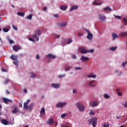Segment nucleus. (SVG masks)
Returning <instances> with one entry per match:
<instances>
[{"label":"nucleus","mask_w":127,"mask_h":127,"mask_svg":"<svg viewBox=\"0 0 127 127\" xmlns=\"http://www.w3.org/2000/svg\"><path fill=\"white\" fill-rule=\"evenodd\" d=\"M99 104L100 103L97 101H91L90 102V106H91V107L93 108H95V107H98Z\"/></svg>","instance_id":"39448f33"},{"label":"nucleus","mask_w":127,"mask_h":127,"mask_svg":"<svg viewBox=\"0 0 127 127\" xmlns=\"http://www.w3.org/2000/svg\"><path fill=\"white\" fill-rule=\"evenodd\" d=\"M120 36L121 37H125L126 36H127V31L126 32H122L120 33Z\"/></svg>","instance_id":"a211bd4d"},{"label":"nucleus","mask_w":127,"mask_h":127,"mask_svg":"<svg viewBox=\"0 0 127 127\" xmlns=\"http://www.w3.org/2000/svg\"><path fill=\"white\" fill-rule=\"evenodd\" d=\"M73 42V40L71 39H70L67 41V44H70V43H72Z\"/></svg>","instance_id":"37998d69"},{"label":"nucleus","mask_w":127,"mask_h":127,"mask_svg":"<svg viewBox=\"0 0 127 127\" xmlns=\"http://www.w3.org/2000/svg\"><path fill=\"white\" fill-rule=\"evenodd\" d=\"M95 83H96V80H93L89 82V85L90 87H93V88H95L96 87V84H95Z\"/></svg>","instance_id":"9d476101"},{"label":"nucleus","mask_w":127,"mask_h":127,"mask_svg":"<svg viewBox=\"0 0 127 127\" xmlns=\"http://www.w3.org/2000/svg\"><path fill=\"white\" fill-rule=\"evenodd\" d=\"M113 40H115L116 38H119V36L117 34L113 33H112Z\"/></svg>","instance_id":"b1692460"},{"label":"nucleus","mask_w":127,"mask_h":127,"mask_svg":"<svg viewBox=\"0 0 127 127\" xmlns=\"http://www.w3.org/2000/svg\"><path fill=\"white\" fill-rule=\"evenodd\" d=\"M1 123H2L3 125H4V126H8L11 125V122L10 121H7L5 119H2L1 121Z\"/></svg>","instance_id":"20e7f679"},{"label":"nucleus","mask_w":127,"mask_h":127,"mask_svg":"<svg viewBox=\"0 0 127 127\" xmlns=\"http://www.w3.org/2000/svg\"><path fill=\"white\" fill-rule=\"evenodd\" d=\"M53 123H54V121L52 118L49 119L47 122V125H49V126H52Z\"/></svg>","instance_id":"ddd939ff"},{"label":"nucleus","mask_w":127,"mask_h":127,"mask_svg":"<svg viewBox=\"0 0 127 127\" xmlns=\"http://www.w3.org/2000/svg\"><path fill=\"white\" fill-rule=\"evenodd\" d=\"M13 63L14 65H16V66H18V63H19V62L17 61V60H16L13 62Z\"/></svg>","instance_id":"f704fd0d"},{"label":"nucleus","mask_w":127,"mask_h":127,"mask_svg":"<svg viewBox=\"0 0 127 127\" xmlns=\"http://www.w3.org/2000/svg\"><path fill=\"white\" fill-rule=\"evenodd\" d=\"M82 69V67H75L74 68V70H75V71H77L78 70H81Z\"/></svg>","instance_id":"58836bf2"},{"label":"nucleus","mask_w":127,"mask_h":127,"mask_svg":"<svg viewBox=\"0 0 127 127\" xmlns=\"http://www.w3.org/2000/svg\"><path fill=\"white\" fill-rule=\"evenodd\" d=\"M71 68H72V66H67L65 68V71H69V69H71Z\"/></svg>","instance_id":"8fccbe9b"},{"label":"nucleus","mask_w":127,"mask_h":127,"mask_svg":"<svg viewBox=\"0 0 127 127\" xmlns=\"http://www.w3.org/2000/svg\"><path fill=\"white\" fill-rule=\"evenodd\" d=\"M94 53V50L93 49H91V50H88L87 51V53Z\"/></svg>","instance_id":"a18cd8bd"},{"label":"nucleus","mask_w":127,"mask_h":127,"mask_svg":"<svg viewBox=\"0 0 127 127\" xmlns=\"http://www.w3.org/2000/svg\"><path fill=\"white\" fill-rule=\"evenodd\" d=\"M60 9L62 10H66V9H67V5H61L60 6Z\"/></svg>","instance_id":"6ab92c4d"},{"label":"nucleus","mask_w":127,"mask_h":127,"mask_svg":"<svg viewBox=\"0 0 127 127\" xmlns=\"http://www.w3.org/2000/svg\"><path fill=\"white\" fill-rule=\"evenodd\" d=\"M30 102V100L28 99L26 102L24 103V108L25 110H28L29 109V106H28V104H29Z\"/></svg>","instance_id":"6e6552de"},{"label":"nucleus","mask_w":127,"mask_h":127,"mask_svg":"<svg viewBox=\"0 0 127 127\" xmlns=\"http://www.w3.org/2000/svg\"><path fill=\"white\" fill-rule=\"evenodd\" d=\"M13 49L15 51V52H17L18 50H19V46H13Z\"/></svg>","instance_id":"4be33fe9"},{"label":"nucleus","mask_w":127,"mask_h":127,"mask_svg":"<svg viewBox=\"0 0 127 127\" xmlns=\"http://www.w3.org/2000/svg\"><path fill=\"white\" fill-rule=\"evenodd\" d=\"M87 78H93V79H96V78H97V75L94 74V72H92L87 75Z\"/></svg>","instance_id":"f8f14e48"},{"label":"nucleus","mask_w":127,"mask_h":127,"mask_svg":"<svg viewBox=\"0 0 127 127\" xmlns=\"http://www.w3.org/2000/svg\"><path fill=\"white\" fill-rule=\"evenodd\" d=\"M66 105H67L66 102H64V103L60 102L57 104L56 105V108H63V107H64V106H66Z\"/></svg>","instance_id":"423d86ee"},{"label":"nucleus","mask_w":127,"mask_h":127,"mask_svg":"<svg viewBox=\"0 0 127 127\" xmlns=\"http://www.w3.org/2000/svg\"><path fill=\"white\" fill-rule=\"evenodd\" d=\"M54 16L55 17H56V18H58V17H59V15L58 14H54Z\"/></svg>","instance_id":"13d9d810"},{"label":"nucleus","mask_w":127,"mask_h":127,"mask_svg":"<svg viewBox=\"0 0 127 127\" xmlns=\"http://www.w3.org/2000/svg\"><path fill=\"white\" fill-rule=\"evenodd\" d=\"M46 58H49V59H55L56 58V56L52 54H48L46 56Z\"/></svg>","instance_id":"4468645a"},{"label":"nucleus","mask_w":127,"mask_h":127,"mask_svg":"<svg viewBox=\"0 0 127 127\" xmlns=\"http://www.w3.org/2000/svg\"><path fill=\"white\" fill-rule=\"evenodd\" d=\"M71 58H72V59H77V57H76V55H72L71 56Z\"/></svg>","instance_id":"6e6d98bb"},{"label":"nucleus","mask_w":127,"mask_h":127,"mask_svg":"<svg viewBox=\"0 0 127 127\" xmlns=\"http://www.w3.org/2000/svg\"><path fill=\"white\" fill-rule=\"evenodd\" d=\"M47 9V6H45L44 8V11H45V10Z\"/></svg>","instance_id":"338daca9"},{"label":"nucleus","mask_w":127,"mask_h":127,"mask_svg":"<svg viewBox=\"0 0 127 127\" xmlns=\"http://www.w3.org/2000/svg\"><path fill=\"white\" fill-rule=\"evenodd\" d=\"M2 30H3V31H4V32H8L9 30L6 28H3L2 29Z\"/></svg>","instance_id":"e433bc0d"},{"label":"nucleus","mask_w":127,"mask_h":127,"mask_svg":"<svg viewBox=\"0 0 127 127\" xmlns=\"http://www.w3.org/2000/svg\"><path fill=\"white\" fill-rule=\"evenodd\" d=\"M66 116H67V114L66 113H64V114H62L61 117L62 119H64V118H65V117Z\"/></svg>","instance_id":"ea45409f"},{"label":"nucleus","mask_w":127,"mask_h":127,"mask_svg":"<svg viewBox=\"0 0 127 127\" xmlns=\"http://www.w3.org/2000/svg\"><path fill=\"white\" fill-rule=\"evenodd\" d=\"M76 106L80 112H84L85 111V107L82 103L78 102L76 103Z\"/></svg>","instance_id":"f257e3e1"},{"label":"nucleus","mask_w":127,"mask_h":127,"mask_svg":"<svg viewBox=\"0 0 127 127\" xmlns=\"http://www.w3.org/2000/svg\"><path fill=\"white\" fill-rule=\"evenodd\" d=\"M123 106L125 108H127V101L125 102V104H123Z\"/></svg>","instance_id":"5fc2aeb1"},{"label":"nucleus","mask_w":127,"mask_h":127,"mask_svg":"<svg viewBox=\"0 0 127 127\" xmlns=\"http://www.w3.org/2000/svg\"><path fill=\"white\" fill-rule=\"evenodd\" d=\"M51 86L55 89H58V88H60V85L57 83H53L51 84Z\"/></svg>","instance_id":"dca6fc26"},{"label":"nucleus","mask_w":127,"mask_h":127,"mask_svg":"<svg viewBox=\"0 0 127 127\" xmlns=\"http://www.w3.org/2000/svg\"><path fill=\"white\" fill-rule=\"evenodd\" d=\"M3 102L5 103V104H8V103H12V100H10V99H7L6 98H3Z\"/></svg>","instance_id":"2eb2a0df"},{"label":"nucleus","mask_w":127,"mask_h":127,"mask_svg":"<svg viewBox=\"0 0 127 127\" xmlns=\"http://www.w3.org/2000/svg\"><path fill=\"white\" fill-rule=\"evenodd\" d=\"M104 11H112V8L110 7L109 6H106V7L104 8Z\"/></svg>","instance_id":"412c9836"},{"label":"nucleus","mask_w":127,"mask_h":127,"mask_svg":"<svg viewBox=\"0 0 127 127\" xmlns=\"http://www.w3.org/2000/svg\"><path fill=\"white\" fill-rule=\"evenodd\" d=\"M104 97L105 98V99H110V96H109L107 94H105L104 95Z\"/></svg>","instance_id":"4c0bfd02"},{"label":"nucleus","mask_w":127,"mask_h":127,"mask_svg":"<svg viewBox=\"0 0 127 127\" xmlns=\"http://www.w3.org/2000/svg\"><path fill=\"white\" fill-rule=\"evenodd\" d=\"M12 27L15 30H17V27H16V26H14V25H12Z\"/></svg>","instance_id":"864d4df0"},{"label":"nucleus","mask_w":127,"mask_h":127,"mask_svg":"<svg viewBox=\"0 0 127 127\" xmlns=\"http://www.w3.org/2000/svg\"><path fill=\"white\" fill-rule=\"evenodd\" d=\"M77 8H78V6H72L70 9V11H73V10L77 9Z\"/></svg>","instance_id":"cd10ccee"},{"label":"nucleus","mask_w":127,"mask_h":127,"mask_svg":"<svg viewBox=\"0 0 127 127\" xmlns=\"http://www.w3.org/2000/svg\"><path fill=\"white\" fill-rule=\"evenodd\" d=\"M72 92L73 94H75V93H77V91H76V89H73Z\"/></svg>","instance_id":"0e129e2a"},{"label":"nucleus","mask_w":127,"mask_h":127,"mask_svg":"<svg viewBox=\"0 0 127 127\" xmlns=\"http://www.w3.org/2000/svg\"><path fill=\"white\" fill-rule=\"evenodd\" d=\"M58 25L59 26H61V27H64L66 25H67V23L66 22H63V23H60L58 24Z\"/></svg>","instance_id":"f3484780"},{"label":"nucleus","mask_w":127,"mask_h":127,"mask_svg":"<svg viewBox=\"0 0 127 127\" xmlns=\"http://www.w3.org/2000/svg\"><path fill=\"white\" fill-rule=\"evenodd\" d=\"M78 50L80 53H82L83 54H87V53H88L87 51L85 49V48L79 47L78 48Z\"/></svg>","instance_id":"7ed1b4c3"},{"label":"nucleus","mask_w":127,"mask_h":127,"mask_svg":"<svg viewBox=\"0 0 127 127\" xmlns=\"http://www.w3.org/2000/svg\"><path fill=\"white\" fill-rule=\"evenodd\" d=\"M96 121H97V118H92L91 119H90L89 120H88V122L89 123V125H91V124H95V125H97V123H96Z\"/></svg>","instance_id":"f03ea898"},{"label":"nucleus","mask_w":127,"mask_h":127,"mask_svg":"<svg viewBox=\"0 0 127 127\" xmlns=\"http://www.w3.org/2000/svg\"><path fill=\"white\" fill-rule=\"evenodd\" d=\"M127 61L123 62L122 63V66L125 67V66H126V65H127Z\"/></svg>","instance_id":"09e8293b"},{"label":"nucleus","mask_w":127,"mask_h":127,"mask_svg":"<svg viewBox=\"0 0 127 127\" xmlns=\"http://www.w3.org/2000/svg\"><path fill=\"white\" fill-rule=\"evenodd\" d=\"M55 125L58 126V122H55Z\"/></svg>","instance_id":"69168bd1"},{"label":"nucleus","mask_w":127,"mask_h":127,"mask_svg":"<svg viewBox=\"0 0 127 127\" xmlns=\"http://www.w3.org/2000/svg\"><path fill=\"white\" fill-rule=\"evenodd\" d=\"M116 92L118 95V96H123V93L120 91V89H117Z\"/></svg>","instance_id":"a878e982"},{"label":"nucleus","mask_w":127,"mask_h":127,"mask_svg":"<svg viewBox=\"0 0 127 127\" xmlns=\"http://www.w3.org/2000/svg\"><path fill=\"white\" fill-rule=\"evenodd\" d=\"M61 127H66V126L64 125H62L61 126Z\"/></svg>","instance_id":"774afa93"},{"label":"nucleus","mask_w":127,"mask_h":127,"mask_svg":"<svg viewBox=\"0 0 127 127\" xmlns=\"http://www.w3.org/2000/svg\"><path fill=\"white\" fill-rule=\"evenodd\" d=\"M99 18L101 21H105L106 20V16L103 14H98Z\"/></svg>","instance_id":"1a4fd4ad"},{"label":"nucleus","mask_w":127,"mask_h":127,"mask_svg":"<svg viewBox=\"0 0 127 127\" xmlns=\"http://www.w3.org/2000/svg\"><path fill=\"white\" fill-rule=\"evenodd\" d=\"M32 36L34 38H36V41H38V40H39V38L37 37V35L35 34H33Z\"/></svg>","instance_id":"72a5a7b5"},{"label":"nucleus","mask_w":127,"mask_h":127,"mask_svg":"<svg viewBox=\"0 0 127 127\" xmlns=\"http://www.w3.org/2000/svg\"><path fill=\"white\" fill-rule=\"evenodd\" d=\"M36 58V59H37V60L39 59V58H40L39 55H37Z\"/></svg>","instance_id":"e2e57ef3"},{"label":"nucleus","mask_w":127,"mask_h":127,"mask_svg":"<svg viewBox=\"0 0 127 127\" xmlns=\"http://www.w3.org/2000/svg\"><path fill=\"white\" fill-rule=\"evenodd\" d=\"M17 58H18L17 56H14V55H12L10 57V59H11L12 60H14V61H16V60H17Z\"/></svg>","instance_id":"5701e85b"},{"label":"nucleus","mask_w":127,"mask_h":127,"mask_svg":"<svg viewBox=\"0 0 127 127\" xmlns=\"http://www.w3.org/2000/svg\"><path fill=\"white\" fill-rule=\"evenodd\" d=\"M29 40H30V41H32V42H35V40H34V39L32 38H28Z\"/></svg>","instance_id":"603ef678"},{"label":"nucleus","mask_w":127,"mask_h":127,"mask_svg":"<svg viewBox=\"0 0 127 127\" xmlns=\"http://www.w3.org/2000/svg\"><path fill=\"white\" fill-rule=\"evenodd\" d=\"M32 14H30L28 16L26 17V18L27 19H29L30 20H31V19H32Z\"/></svg>","instance_id":"c85d7f7f"},{"label":"nucleus","mask_w":127,"mask_h":127,"mask_svg":"<svg viewBox=\"0 0 127 127\" xmlns=\"http://www.w3.org/2000/svg\"><path fill=\"white\" fill-rule=\"evenodd\" d=\"M54 36L56 38H59V37H60V35L57 34H55Z\"/></svg>","instance_id":"4d7b16f0"},{"label":"nucleus","mask_w":127,"mask_h":127,"mask_svg":"<svg viewBox=\"0 0 127 127\" xmlns=\"http://www.w3.org/2000/svg\"><path fill=\"white\" fill-rule=\"evenodd\" d=\"M78 35L79 36H83V35H84V34H81V33H79L78 34Z\"/></svg>","instance_id":"052dcab7"},{"label":"nucleus","mask_w":127,"mask_h":127,"mask_svg":"<svg viewBox=\"0 0 127 127\" xmlns=\"http://www.w3.org/2000/svg\"><path fill=\"white\" fill-rule=\"evenodd\" d=\"M36 76V75L35 74L33 73V72H31V78H35Z\"/></svg>","instance_id":"49530a36"},{"label":"nucleus","mask_w":127,"mask_h":127,"mask_svg":"<svg viewBox=\"0 0 127 127\" xmlns=\"http://www.w3.org/2000/svg\"><path fill=\"white\" fill-rule=\"evenodd\" d=\"M9 42L10 44H12V43H13L14 42L12 41V40L10 39V40H9Z\"/></svg>","instance_id":"bf43d9fd"},{"label":"nucleus","mask_w":127,"mask_h":127,"mask_svg":"<svg viewBox=\"0 0 127 127\" xmlns=\"http://www.w3.org/2000/svg\"><path fill=\"white\" fill-rule=\"evenodd\" d=\"M85 31L87 32V34H88L87 36V39H89V40L92 39L93 38V34L91 33V32H90V31H89V30L85 29Z\"/></svg>","instance_id":"0eeeda50"},{"label":"nucleus","mask_w":127,"mask_h":127,"mask_svg":"<svg viewBox=\"0 0 127 127\" xmlns=\"http://www.w3.org/2000/svg\"><path fill=\"white\" fill-rule=\"evenodd\" d=\"M114 16L115 18H118V19H122V17H121L120 16H117L116 15H114Z\"/></svg>","instance_id":"a19ab883"},{"label":"nucleus","mask_w":127,"mask_h":127,"mask_svg":"<svg viewBox=\"0 0 127 127\" xmlns=\"http://www.w3.org/2000/svg\"><path fill=\"white\" fill-rule=\"evenodd\" d=\"M18 112H19V110L17 109V108L15 107L12 111V113L13 114H16V113H18Z\"/></svg>","instance_id":"bb28decb"},{"label":"nucleus","mask_w":127,"mask_h":127,"mask_svg":"<svg viewBox=\"0 0 127 127\" xmlns=\"http://www.w3.org/2000/svg\"><path fill=\"white\" fill-rule=\"evenodd\" d=\"M125 25H127V18H124L123 19Z\"/></svg>","instance_id":"c9c22d12"},{"label":"nucleus","mask_w":127,"mask_h":127,"mask_svg":"<svg viewBox=\"0 0 127 127\" xmlns=\"http://www.w3.org/2000/svg\"><path fill=\"white\" fill-rule=\"evenodd\" d=\"M1 70L2 72H7V69H5L4 68H1Z\"/></svg>","instance_id":"3c124183"},{"label":"nucleus","mask_w":127,"mask_h":127,"mask_svg":"<svg viewBox=\"0 0 127 127\" xmlns=\"http://www.w3.org/2000/svg\"><path fill=\"white\" fill-rule=\"evenodd\" d=\"M103 126V127H110V124L108 123H104Z\"/></svg>","instance_id":"c756f323"},{"label":"nucleus","mask_w":127,"mask_h":127,"mask_svg":"<svg viewBox=\"0 0 127 127\" xmlns=\"http://www.w3.org/2000/svg\"><path fill=\"white\" fill-rule=\"evenodd\" d=\"M89 115H90V116H95V113L93 112V111H91L89 113Z\"/></svg>","instance_id":"79ce46f5"},{"label":"nucleus","mask_w":127,"mask_h":127,"mask_svg":"<svg viewBox=\"0 0 127 127\" xmlns=\"http://www.w3.org/2000/svg\"><path fill=\"white\" fill-rule=\"evenodd\" d=\"M18 15H19V16H24V12H17Z\"/></svg>","instance_id":"473e14b6"},{"label":"nucleus","mask_w":127,"mask_h":127,"mask_svg":"<svg viewBox=\"0 0 127 127\" xmlns=\"http://www.w3.org/2000/svg\"><path fill=\"white\" fill-rule=\"evenodd\" d=\"M40 114L41 116H44V115H45V109L44 107L41 108Z\"/></svg>","instance_id":"aec40b11"},{"label":"nucleus","mask_w":127,"mask_h":127,"mask_svg":"<svg viewBox=\"0 0 127 127\" xmlns=\"http://www.w3.org/2000/svg\"><path fill=\"white\" fill-rule=\"evenodd\" d=\"M9 82V79H5V80L4 81V83L7 84V83H8Z\"/></svg>","instance_id":"de8ad7c7"},{"label":"nucleus","mask_w":127,"mask_h":127,"mask_svg":"<svg viewBox=\"0 0 127 127\" xmlns=\"http://www.w3.org/2000/svg\"><path fill=\"white\" fill-rule=\"evenodd\" d=\"M63 77H65V74H60L58 75V78H63Z\"/></svg>","instance_id":"c03bdc74"},{"label":"nucleus","mask_w":127,"mask_h":127,"mask_svg":"<svg viewBox=\"0 0 127 127\" xmlns=\"http://www.w3.org/2000/svg\"><path fill=\"white\" fill-rule=\"evenodd\" d=\"M35 33L38 35V36H39V35H41V31L40 30H36L35 31Z\"/></svg>","instance_id":"393cba45"},{"label":"nucleus","mask_w":127,"mask_h":127,"mask_svg":"<svg viewBox=\"0 0 127 127\" xmlns=\"http://www.w3.org/2000/svg\"><path fill=\"white\" fill-rule=\"evenodd\" d=\"M117 48L118 47H112L110 48V50H111V51H115Z\"/></svg>","instance_id":"7c9ffc66"},{"label":"nucleus","mask_w":127,"mask_h":127,"mask_svg":"<svg viewBox=\"0 0 127 127\" xmlns=\"http://www.w3.org/2000/svg\"><path fill=\"white\" fill-rule=\"evenodd\" d=\"M89 59H90L89 58L85 57L84 56H82L80 58V60L82 62H85V61H89Z\"/></svg>","instance_id":"9b49d317"},{"label":"nucleus","mask_w":127,"mask_h":127,"mask_svg":"<svg viewBox=\"0 0 127 127\" xmlns=\"http://www.w3.org/2000/svg\"><path fill=\"white\" fill-rule=\"evenodd\" d=\"M103 3L102 2H98L97 1L94 2L93 4H95L96 5H101Z\"/></svg>","instance_id":"2f4dec72"},{"label":"nucleus","mask_w":127,"mask_h":127,"mask_svg":"<svg viewBox=\"0 0 127 127\" xmlns=\"http://www.w3.org/2000/svg\"><path fill=\"white\" fill-rule=\"evenodd\" d=\"M34 104H31L30 105V106H29L30 109L31 108H32V106H34Z\"/></svg>","instance_id":"680f3d73"}]
</instances>
